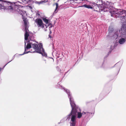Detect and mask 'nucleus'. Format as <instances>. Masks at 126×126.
I'll list each match as a JSON object with an SVG mask.
<instances>
[{
    "label": "nucleus",
    "mask_w": 126,
    "mask_h": 126,
    "mask_svg": "<svg viewBox=\"0 0 126 126\" xmlns=\"http://www.w3.org/2000/svg\"><path fill=\"white\" fill-rule=\"evenodd\" d=\"M42 19L43 21L46 24H47L48 23L49 21V19H47L46 17L42 18Z\"/></svg>",
    "instance_id": "9"
},
{
    "label": "nucleus",
    "mask_w": 126,
    "mask_h": 126,
    "mask_svg": "<svg viewBox=\"0 0 126 126\" xmlns=\"http://www.w3.org/2000/svg\"><path fill=\"white\" fill-rule=\"evenodd\" d=\"M124 11L122 10H120L119 11H118V12H117L116 13L118 14H119V15H122L123 14V12Z\"/></svg>",
    "instance_id": "14"
},
{
    "label": "nucleus",
    "mask_w": 126,
    "mask_h": 126,
    "mask_svg": "<svg viewBox=\"0 0 126 126\" xmlns=\"http://www.w3.org/2000/svg\"><path fill=\"white\" fill-rule=\"evenodd\" d=\"M13 3V6H12L13 7V6H16L18 7V5H17L16 4L17 3L18 4V3L21 4V2L20 1H17L16 2H12Z\"/></svg>",
    "instance_id": "8"
},
{
    "label": "nucleus",
    "mask_w": 126,
    "mask_h": 126,
    "mask_svg": "<svg viewBox=\"0 0 126 126\" xmlns=\"http://www.w3.org/2000/svg\"><path fill=\"white\" fill-rule=\"evenodd\" d=\"M48 36H49V38H51V37L50 34H49L48 35Z\"/></svg>",
    "instance_id": "20"
},
{
    "label": "nucleus",
    "mask_w": 126,
    "mask_h": 126,
    "mask_svg": "<svg viewBox=\"0 0 126 126\" xmlns=\"http://www.w3.org/2000/svg\"><path fill=\"white\" fill-rule=\"evenodd\" d=\"M41 44L40 45L36 44H33L32 45L33 48L37 50V52L43 54V53L44 52V49L42 45Z\"/></svg>",
    "instance_id": "3"
},
{
    "label": "nucleus",
    "mask_w": 126,
    "mask_h": 126,
    "mask_svg": "<svg viewBox=\"0 0 126 126\" xmlns=\"http://www.w3.org/2000/svg\"><path fill=\"white\" fill-rule=\"evenodd\" d=\"M82 113V114H86V113L85 112H83Z\"/></svg>",
    "instance_id": "21"
},
{
    "label": "nucleus",
    "mask_w": 126,
    "mask_h": 126,
    "mask_svg": "<svg viewBox=\"0 0 126 126\" xmlns=\"http://www.w3.org/2000/svg\"><path fill=\"white\" fill-rule=\"evenodd\" d=\"M126 41L125 39L124 38H122L119 40V43L120 44H123Z\"/></svg>",
    "instance_id": "7"
},
{
    "label": "nucleus",
    "mask_w": 126,
    "mask_h": 126,
    "mask_svg": "<svg viewBox=\"0 0 126 126\" xmlns=\"http://www.w3.org/2000/svg\"><path fill=\"white\" fill-rule=\"evenodd\" d=\"M52 32L51 31H50L49 33L50 34H51V33Z\"/></svg>",
    "instance_id": "22"
},
{
    "label": "nucleus",
    "mask_w": 126,
    "mask_h": 126,
    "mask_svg": "<svg viewBox=\"0 0 126 126\" xmlns=\"http://www.w3.org/2000/svg\"><path fill=\"white\" fill-rule=\"evenodd\" d=\"M49 23L48 25L49 26V25H51V27H52V24H51V23Z\"/></svg>",
    "instance_id": "19"
},
{
    "label": "nucleus",
    "mask_w": 126,
    "mask_h": 126,
    "mask_svg": "<svg viewBox=\"0 0 126 126\" xmlns=\"http://www.w3.org/2000/svg\"><path fill=\"white\" fill-rule=\"evenodd\" d=\"M36 23L39 27H41L43 28L44 27V25L46 26V25L43 23L42 20L40 18L37 19L35 20Z\"/></svg>",
    "instance_id": "4"
},
{
    "label": "nucleus",
    "mask_w": 126,
    "mask_h": 126,
    "mask_svg": "<svg viewBox=\"0 0 126 126\" xmlns=\"http://www.w3.org/2000/svg\"><path fill=\"white\" fill-rule=\"evenodd\" d=\"M70 101V103L72 109L69 115L70 116L71 115V121L72 123H71L70 126H75L76 114L78 109H79L76 106L73 100L71 99V96L70 94L68 96Z\"/></svg>",
    "instance_id": "1"
},
{
    "label": "nucleus",
    "mask_w": 126,
    "mask_h": 126,
    "mask_svg": "<svg viewBox=\"0 0 126 126\" xmlns=\"http://www.w3.org/2000/svg\"><path fill=\"white\" fill-rule=\"evenodd\" d=\"M44 2H45L44 1H41L40 2L36 1L35 2V3L36 4H38L39 5V4H42V3H43Z\"/></svg>",
    "instance_id": "16"
},
{
    "label": "nucleus",
    "mask_w": 126,
    "mask_h": 126,
    "mask_svg": "<svg viewBox=\"0 0 126 126\" xmlns=\"http://www.w3.org/2000/svg\"><path fill=\"white\" fill-rule=\"evenodd\" d=\"M15 10H16L17 12H19V9L18 8H17V9H15Z\"/></svg>",
    "instance_id": "18"
},
{
    "label": "nucleus",
    "mask_w": 126,
    "mask_h": 126,
    "mask_svg": "<svg viewBox=\"0 0 126 126\" xmlns=\"http://www.w3.org/2000/svg\"><path fill=\"white\" fill-rule=\"evenodd\" d=\"M29 36V34L28 32H25L24 34L25 39L27 40L28 39V37Z\"/></svg>",
    "instance_id": "11"
},
{
    "label": "nucleus",
    "mask_w": 126,
    "mask_h": 126,
    "mask_svg": "<svg viewBox=\"0 0 126 126\" xmlns=\"http://www.w3.org/2000/svg\"><path fill=\"white\" fill-rule=\"evenodd\" d=\"M25 32H28V31H29V30L28 29V27L27 26H25Z\"/></svg>",
    "instance_id": "15"
},
{
    "label": "nucleus",
    "mask_w": 126,
    "mask_h": 126,
    "mask_svg": "<svg viewBox=\"0 0 126 126\" xmlns=\"http://www.w3.org/2000/svg\"><path fill=\"white\" fill-rule=\"evenodd\" d=\"M31 43H28L26 46V47H25V52H24V53H27L30 52V51H28L25 52L26 50L27 49H29L31 48Z\"/></svg>",
    "instance_id": "6"
},
{
    "label": "nucleus",
    "mask_w": 126,
    "mask_h": 126,
    "mask_svg": "<svg viewBox=\"0 0 126 126\" xmlns=\"http://www.w3.org/2000/svg\"><path fill=\"white\" fill-rule=\"evenodd\" d=\"M0 1L3 2L0 4V9L4 10H8L11 11L14 10V9L12 6L13 3H12L2 0H0Z\"/></svg>",
    "instance_id": "2"
},
{
    "label": "nucleus",
    "mask_w": 126,
    "mask_h": 126,
    "mask_svg": "<svg viewBox=\"0 0 126 126\" xmlns=\"http://www.w3.org/2000/svg\"><path fill=\"white\" fill-rule=\"evenodd\" d=\"M91 113V114H92V113Z\"/></svg>",
    "instance_id": "25"
},
{
    "label": "nucleus",
    "mask_w": 126,
    "mask_h": 126,
    "mask_svg": "<svg viewBox=\"0 0 126 126\" xmlns=\"http://www.w3.org/2000/svg\"><path fill=\"white\" fill-rule=\"evenodd\" d=\"M77 112V118H80L82 116V114L80 112Z\"/></svg>",
    "instance_id": "12"
},
{
    "label": "nucleus",
    "mask_w": 126,
    "mask_h": 126,
    "mask_svg": "<svg viewBox=\"0 0 126 126\" xmlns=\"http://www.w3.org/2000/svg\"><path fill=\"white\" fill-rule=\"evenodd\" d=\"M55 4L56 5V7L55 10L54 12V13H56L57 12L56 11V10L57 9L58 7V5L57 3H56Z\"/></svg>",
    "instance_id": "17"
},
{
    "label": "nucleus",
    "mask_w": 126,
    "mask_h": 126,
    "mask_svg": "<svg viewBox=\"0 0 126 126\" xmlns=\"http://www.w3.org/2000/svg\"><path fill=\"white\" fill-rule=\"evenodd\" d=\"M1 67H0V71H1Z\"/></svg>",
    "instance_id": "24"
},
{
    "label": "nucleus",
    "mask_w": 126,
    "mask_h": 126,
    "mask_svg": "<svg viewBox=\"0 0 126 126\" xmlns=\"http://www.w3.org/2000/svg\"><path fill=\"white\" fill-rule=\"evenodd\" d=\"M29 38L30 39V40H32V39H31V38H30V37H29Z\"/></svg>",
    "instance_id": "23"
},
{
    "label": "nucleus",
    "mask_w": 126,
    "mask_h": 126,
    "mask_svg": "<svg viewBox=\"0 0 126 126\" xmlns=\"http://www.w3.org/2000/svg\"><path fill=\"white\" fill-rule=\"evenodd\" d=\"M23 21L24 22V26H27V23L28 21L27 20V18H24L23 17Z\"/></svg>",
    "instance_id": "10"
},
{
    "label": "nucleus",
    "mask_w": 126,
    "mask_h": 126,
    "mask_svg": "<svg viewBox=\"0 0 126 126\" xmlns=\"http://www.w3.org/2000/svg\"><path fill=\"white\" fill-rule=\"evenodd\" d=\"M83 6L87 8L88 9H93V7L91 6L90 5H88L86 4L84 5H83Z\"/></svg>",
    "instance_id": "13"
},
{
    "label": "nucleus",
    "mask_w": 126,
    "mask_h": 126,
    "mask_svg": "<svg viewBox=\"0 0 126 126\" xmlns=\"http://www.w3.org/2000/svg\"><path fill=\"white\" fill-rule=\"evenodd\" d=\"M109 4L110 5V4H112V3L108 2V3H107L106 5L107 6V7L109 9L110 12L111 14V16H112V14H113L116 12L113 10V8L111 6V5H109Z\"/></svg>",
    "instance_id": "5"
}]
</instances>
